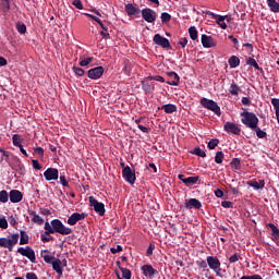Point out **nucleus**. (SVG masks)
<instances>
[{
  "label": "nucleus",
  "mask_w": 279,
  "mask_h": 279,
  "mask_svg": "<svg viewBox=\"0 0 279 279\" xmlns=\"http://www.w3.org/2000/svg\"><path fill=\"white\" fill-rule=\"evenodd\" d=\"M106 69L104 66H96L87 71V77L89 80H99L104 75Z\"/></svg>",
  "instance_id": "ddd939ff"
},
{
  "label": "nucleus",
  "mask_w": 279,
  "mask_h": 279,
  "mask_svg": "<svg viewBox=\"0 0 279 279\" xmlns=\"http://www.w3.org/2000/svg\"><path fill=\"white\" fill-rule=\"evenodd\" d=\"M40 256L48 265H51V263H53L52 260H56V257L53 256V254H51L49 250H43L40 252Z\"/></svg>",
  "instance_id": "aec40b11"
},
{
  "label": "nucleus",
  "mask_w": 279,
  "mask_h": 279,
  "mask_svg": "<svg viewBox=\"0 0 279 279\" xmlns=\"http://www.w3.org/2000/svg\"><path fill=\"white\" fill-rule=\"evenodd\" d=\"M40 239L43 241V243H49V241H53V236H47V234H41Z\"/></svg>",
  "instance_id": "e2e57ef3"
},
{
  "label": "nucleus",
  "mask_w": 279,
  "mask_h": 279,
  "mask_svg": "<svg viewBox=\"0 0 279 279\" xmlns=\"http://www.w3.org/2000/svg\"><path fill=\"white\" fill-rule=\"evenodd\" d=\"M221 206H222V208H233L234 203H232V202H230V201H223V202L221 203Z\"/></svg>",
  "instance_id": "052dcab7"
},
{
  "label": "nucleus",
  "mask_w": 279,
  "mask_h": 279,
  "mask_svg": "<svg viewBox=\"0 0 279 279\" xmlns=\"http://www.w3.org/2000/svg\"><path fill=\"white\" fill-rule=\"evenodd\" d=\"M207 265L209 269H213V271L217 274V276L221 277V274H219V271H221V262L219 260V257L207 256Z\"/></svg>",
  "instance_id": "423d86ee"
},
{
  "label": "nucleus",
  "mask_w": 279,
  "mask_h": 279,
  "mask_svg": "<svg viewBox=\"0 0 279 279\" xmlns=\"http://www.w3.org/2000/svg\"><path fill=\"white\" fill-rule=\"evenodd\" d=\"M16 29L19 34H25V32H27V26L25 24H17Z\"/></svg>",
  "instance_id": "3c124183"
},
{
  "label": "nucleus",
  "mask_w": 279,
  "mask_h": 279,
  "mask_svg": "<svg viewBox=\"0 0 279 279\" xmlns=\"http://www.w3.org/2000/svg\"><path fill=\"white\" fill-rule=\"evenodd\" d=\"M192 154H194V156H199V158H206V151L201 147H195Z\"/></svg>",
  "instance_id": "4c0bfd02"
},
{
  "label": "nucleus",
  "mask_w": 279,
  "mask_h": 279,
  "mask_svg": "<svg viewBox=\"0 0 279 279\" xmlns=\"http://www.w3.org/2000/svg\"><path fill=\"white\" fill-rule=\"evenodd\" d=\"M72 71L73 73H75V75H77V77L84 76V73H85L84 69L77 68V66H73Z\"/></svg>",
  "instance_id": "09e8293b"
},
{
  "label": "nucleus",
  "mask_w": 279,
  "mask_h": 279,
  "mask_svg": "<svg viewBox=\"0 0 279 279\" xmlns=\"http://www.w3.org/2000/svg\"><path fill=\"white\" fill-rule=\"evenodd\" d=\"M216 23L221 27V29H228V24H226V19H228V15H217L216 16Z\"/></svg>",
  "instance_id": "a878e982"
},
{
  "label": "nucleus",
  "mask_w": 279,
  "mask_h": 279,
  "mask_svg": "<svg viewBox=\"0 0 279 279\" xmlns=\"http://www.w3.org/2000/svg\"><path fill=\"white\" fill-rule=\"evenodd\" d=\"M246 64H248V66H254V69L256 71H260V65H258V62H256V59L250 57L247 60H246Z\"/></svg>",
  "instance_id": "f704fd0d"
},
{
  "label": "nucleus",
  "mask_w": 279,
  "mask_h": 279,
  "mask_svg": "<svg viewBox=\"0 0 279 279\" xmlns=\"http://www.w3.org/2000/svg\"><path fill=\"white\" fill-rule=\"evenodd\" d=\"M241 121L243 125L246 128H250V130H254L256 126H258V117H256V113L250 112V111H243L240 113Z\"/></svg>",
  "instance_id": "f257e3e1"
},
{
  "label": "nucleus",
  "mask_w": 279,
  "mask_h": 279,
  "mask_svg": "<svg viewBox=\"0 0 279 279\" xmlns=\"http://www.w3.org/2000/svg\"><path fill=\"white\" fill-rule=\"evenodd\" d=\"M231 168H233L235 171L241 170V159L239 158H233L230 162Z\"/></svg>",
  "instance_id": "c9c22d12"
},
{
  "label": "nucleus",
  "mask_w": 279,
  "mask_h": 279,
  "mask_svg": "<svg viewBox=\"0 0 279 279\" xmlns=\"http://www.w3.org/2000/svg\"><path fill=\"white\" fill-rule=\"evenodd\" d=\"M94 58L93 57H88V58H81L80 59V66H88V64H90V62H93Z\"/></svg>",
  "instance_id": "ea45409f"
},
{
  "label": "nucleus",
  "mask_w": 279,
  "mask_h": 279,
  "mask_svg": "<svg viewBox=\"0 0 279 279\" xmlns=\"http://www.w3.org/2000/svg\"><path fill=\"white\" fill-rule=\"evenodd\" d=\"M153 41L158 47H162V49H171V43L166 37H162L160 34H156L153 37Z\"/></svg>",
  "instance_id": "1a4fd4ad"
},
{
  "label": "nucleus",
  "mask_w": 279,
  "mask_h": 279,
  "mask_svg": "<svg viewBox=\"0 0 279 279\" xmlns=\"http://www.w3.org/2000/svg\"><path fill=\"white\" fill-rule=\"evenodd\" d=\"M268 228H270L271 230V236H272V241H278L279 239V229L278 227H276V225L274 223H268Z\"/></svg>",
  "instance_id": "c756f323"
},
{
  "label": "nucleus",
  "mask_w": 279,
  "mask_h": 279,
  "mask_svg": "<svg viewBox=\"0 0 279 279\" xmlns=\"http://www.w3.org/2000/svg\"><path fill=\"white\" fill-rule=\"evenodd\" d=\"M123 64H124V66H123L122 71H124V73H130L132 71V69L130 68V61L124 60Z\"/></svg>",
  "instance_id": "864d4df0"
},
{
  "label": "nucleus",
  "mask_w": 279,
  "mask_h": 279,
  "mask_svg": "<svg viewBox=\"0 0 279 279\" xmlns=\"http://www.w3.org/2000/svg\"><path fill=\"white\" fill-rule=\"evenodd\" d=\"M154 250H156V245L154 243H150L146 251V256H151L154 254Z\"/></svg>",
  "instance_id": "5fc2aeb1"
},
{
  "label": "nucleus",
  "mask_w": 279,
  "mask_h": 279,
  "mask_svg": "<svg viewBox=\"0 0 279 279\" xmlns=\"http://www.w3.org/2000/svg\"><path fill=\"white\" fill-rule=\"evenodd\" d=\"M31 215L33 216V223H37L38 226H43V223H45V219H43V217H39L36 211H32Z\"/></svg>",
  "instance_id": "2f4dec72"
},
{
  "label": "nucleus",
  "mask_w": 279,
  "mask_h": 279,
  "mask_svg": "<svg viewBox=\"0 0 279 279\" xmlns=\"http://www.w3.org/2000/svg\"><path fill=\"white\" fill-rule=\"evenodd\" d=\"M228 38L233 43L234 47L239 48V39L234 35H229Z\"/></svg>",
  "instance_id": "0e129e2a"
},
{
  "label": "nucleus",
  "mask_w": 279,
  "mask_h": 279,
  "mask_svg": "<svg viewBox=\"0 0 279 279\" xmlns=\"http://www.w3.org/2000/svg\"><path fill=\"white\" fill-rule=\"evenodd\" d=\"M218 145H219V140H217V138H211V140L208 142L207 147H208V149H215Z\"/></svg>",
  "instance_id": "c03bdc74"
},
{
  "label": "nucleus",
  "mask_w": 279,
  "mask_h": 279,
  "mask_svg": "<svg viewBox=\"0 0 279 279\" xmlns=\"http://www.w3.org/2000/svg\"><path fill=\"white\" fill-rule=\"evenodd\" d=\"M223 158H225L223 151H217L215 155L216 165H221V162H223Z\"/></svg>",
  "instance_id": "79ce46f5"
},
{
  "label": "nucleus",
  "mask_w": 279,
  "mask_h": 279,
  "mask_svg": "<svg viewBox=\"0 0 279 279\" xmlns=\"http://www.w3.org/2000/svg\"><path fill=\"white\" fill-rule=\"evenodd\" d=\"M9 199H10V193H8V191L5 190L0 191L1 204H8Z\"/></svg>",
  "instance_id": "72a5a7b5"
},
{
  "label": "nucleus",
  "mask_w": 279,
  "mask_h": 279,
  "mask_svg": "<svg viewBox=\"0 0 279 279\" xmlns=\"http://www.w3.org/2000/svg\"><path fill=\"white\" fill-rule=\"evenodd\" d=\"M248 186H252L253 189H255V191H260L263 189H265V181H256V180H252L247 182Z\"/></svg>",
  "instance_id": "393cba45"
},
{
  "label": "nucleus",
  "mask_w": 279,
  "mask_h": 279,
  "mask_svg": "<svg viewBox=\"0 0 279 279\" xmlns=\"http://www.w3.org/2000/svg\"><path fill=\"white\" fill-rule=\"evenodd\" d=\"M87 215L85 213H73L69 218H68V225L69 226H75L77 221H82L86 219Z\"/></svg>",
  "instance_id": "4468645a"
},
{
  "label": "nucleus",
  "mask_w": 279,
  "mask_h": 279,
  "mask_svg": "<svg viewBox=\"0 0 279 279\" xmlns=\"http://www.w3.org/2000/svg\"><path fill=\"white\" fill-rule=\"evenodd\" d=\"M89 206H92L100 217H104L106 215V205L104 203H100L99 201L96 199L95 196H89Z\"/></svg>",
  "instance_id": "39448f33"
},
{
  "label": "nucleus",
  "mask_w": 279,
  "mask_h": 279,
  "mask_svg": "<svg viewBox=\"0 0 279 279\" xmlns=\"http://www.w3.org/2000/svg\"><path fill=\"white\" fill-rule=\"evenodd\" d=\"M122 178L129 184H135V182H136V170H132V168H130V166H126V168L122 169Z\"/></svg>",
  "instance_id": "0eeeda50"
},
{
  "label": "nucleus",
  "mask_w": 279,
  "mask_h": 279,
  "mask_svg": "<svg viewBox=\"0 0 279 279\" xmlns=\"http://www.w3.org/2000/svg\"><path fill=\"white\" fill-rule=\"evenodd\" d=\"M53 271L58 274V276H62V260L60 258L53 259L51 263Z\"/></svg>",
  "instance_id": "b1692460"
},
{
  "label": "nucleus",
  "mask_w": 279,
  "mask_h": 279,
  "mask_svg": "<svg viewBox=\"0 0 279 279\" xmlns=\"http://www.w3.org/2000/svg\"><path fill=\"white\" fill-rule=\"evenodd\" d=\"M120 271L122 272V278L132 279V271L130 269L120 267Z\"/></svg>",
  "instance_id": "58836bf2"
},
{
  "label": "nucleus",
  "mask_w": 279,
  "mask_h": 279,
  "mask_svg": "<svg viewBox=\"0 0 279 279\" xmlns=\"http://www.w3.org/2000/svg\"><path fill=\"white\" fill-rule=\"evenodd\" d=\"M17 254H21V256H25L26 258H28L31 263H36V252H34L33 248L29 246L19 247Z\"/></svg>",
  "instance_id": "6e6552de"
},
{
  "label": "nucleus",
  "mask_w": 279,
  "mask_h": 279,
  "mask_svg": "<svg viewBox=\"0 0 279 279\" xmlns=\"http://www.w3.org/2000/svg\"><path fill=\"white\" fill-rule=\"evenodd\" d=\"M267 4L271 12L279 13V2L277 0H267Z\"/></svg>",
  "instance_id": "c85d7f7f"
},
{
  "label": "nucleus",
  "mask_w": 279,
  "mask_h": 279,
  "mask_svg": "<svg viewBox=\"0 0 279 279\" xmlns=\"http://www.w3.org/2000/svg\"><path fill=\"white\" fill-rule=\"evenodd\" d=\"M190 38L195 40L197 38V28L195 26H191L189 28Z\"/></svg>",
  "instance_id": "37998d69"
},
{
  "label": "nucleus",
  "mask_w": 279,
  "mask_h": 279,
  "mask_svg": "<svg viewBox=\"0 0 279 279\" xmlns=\"http://www.w3.org/2000/svg\"><path fill=\"white\" fill-rule=\"evenodd\" d=\"M156 11L146 8L142 10V17L144 19V21H146V23H155L156 22Z\"/></svg>",
  "instance_id": "f8f14e48"
},
{
  "label": "nucleus",
  "mask_w": 279,
  "mask_h": 279,
  "mask_svg": "<svg viewBox=\"0 0 279 279\" xmlns=\"http://www.w3.org/2000/svg\"><path fill=\"white\" fill-rule=\"evenodd\" d=\"M229 93L231 95H233L234 97H238L239 93H241V87H239V85H236V83L234 81H232L230 88H229Z\"/></svg>",
  "instance_id": "cd10ccee"
},
{
  "label": "nucleus",
  "mask_w": 279,
  "mask_h": 279,
  "mask_svg": "<svg viewBox=\"0 0 279 279\" xmlns=\"http://www.w3.org/2000/svg\"><path fill=\"white\" fill-rule=\"evenodd\" d=\"M59 175L60 173L56 168H48L44 172V178L47 180V182H51V180H58Z\"/></svg>",
  "instance_id": "2eb2a0df"
},
{
  "label": "nucleus",
  "mask_w": 279,
  "mask_h": 279,
  "mask_svg": "<svg viewBox=\"0 0 279 279\" xmlns=\"http://www.w3.org/2000/svg\"><path fill=\"white\" fill-rule=\"evenodd\" d=\"M26 279H38V276H36L35 272H27L26 274Z\"/></svg>",
  "instance_id": "774afa93"
},
{
  "label": "nucleus",
  "mask_w": 279,
  "mask_h": 279,
  "mask_svg": "<svg viewBox=\"0 0 279 279\" xmlns=\"http://www.w3.org/2000/svg\"><path fill=\"white\" fill-rule=\"evenodd\" d=\"M51 227H52V234H56V232L62 235L73 234V229L64 226V223H62L60 219L51 220Z\"/></svg>",
  "instance_id": "f03ea898"
},
{
  "label": "nucleus",
  "mask_w": 279,
  "mask_h": 279,
  "mask_svg": "<svg viewBox=\"0 0 279 279\" xmlns=\"http://www.w3.org/2000/svg\"><path fill=\"white\" fill-rule=\"evenodd\" d=\"M253 130H254V132H256L257 138H266L267 137V132L260 130V128L256 126Z\"/></svg>",
  "instance_id": "a19ab883"
},
{
  "label": "nucleus",
  "mask_w": 279,
  "mask_h": 279,
  "mask_svg": "<svg viewBox=\"0 0 279 279\" xmlns=\"http://www.w3.org/2000/svg\"><path fill=\"white\" fill-rule=\"evenodd\" d=\"M185 208H195L196 210H199V208H202V202L197 198H190L185 202Z\"/></svg>",
  "instance_id": "412c9836"
},
{
  "label": "nucleus",
  "mask_w": 279,
  "mask_h": 279,
  "mask_svg": "<svg viewBox=\"0 0 279 279\" xmlns=\"http://www.w3.org/2000/svg\"><path fill=\"white\" fill-rule=\"evenodd\" d=\"M142 88L144 93H151L155 87L151 86L147 81H142Z\"/></svg>",
  "instance_id": "e433bc0d"
},
{
  "label": "nucleus",
  "mask_w": 279,
  "mask_h": 279,
  "mask_svg": "<svg viewBox=\"0 0 279 279\" xmlns=\"http://www.w3.org/2000/svg\"><path fill=\"white\" fill-rule=\"evenodd\" d=\"M201 106H203V108H206V110H210L211 112H214V114H217V117H221V107H219V105L215 100L202 98Z\"/></svg>",
  "instance_id": "7ed1b4c3"
},
{
  "label": "nucleus",
  "mask_w": 279,
  "mask_h": 279,
  "mask_svg": "<svg viewBox=\"0 0 279 279\" xmlns=\"http://www.w3.org/2000/svg\"><path fill=\"white\" fill-rule=\"evenodd\" d=\"M161 23H170L171 22V14L163 12L161 13Z\"/></svg>",
  "instance_id": "de8ad7c7"
},
{
  "label": "nucleus",
  "mask_w": 279,
  "mask_h": 279,
  "mask_svg": "<svg viewBox=\"0 0 279 279\" xmlns=\"http://www.w3.org/2000/svg\"><path fill=\"white\" fill-rule=\"evenodd\" d=\"M197 267H199L201 269H206L208 267V262L206 260H197L196 262Z\"/></svg>",
  "instance_id": "6e6d98bb"
},
{
  "label": "nucleus",
  "mask_w": 279,
  "mask_h": 279,
  "mask_svg": "<svg viewBox=\"0 0 279 279\" xmlns=\"http://www.w3.org/2000/svg\"><path fill=\"white\" fill-rule=\"evenodd\" d=\"M9 199L12 204H19V202H23V193L19 190H11L9 192Z\"/></svg>",
  "instance_id": "dca6fc26"
},
{
  "label": "nucleus",
  "mask_w": 279,
  "mask_h": 279,
  "mask_svg": "<svg viewBox=\"0 0 279 279\" xmlns=\"http://www.w3.org/2000/svg\"><path fill=\"white\" fill-rule=\"evenodd\" d=\"M158 110H163L166 114H173V112H178V107L173 104H168V105L158 107Z\"/></svg>",
  "instance_id": "5701e85b"
},
{
  "label": "nucleus",
  "mask_w": 279,
  "mask_h": 279,
  "mask_svg": "<svg viewBox=\"0 0 279 279\" xmlns=\"http://www.w3.org/2000/svg\"><path fill=\"white\" fill-rule=\"evenodd\" d=\"M143 276H149V278H154V276L158 275V270L154 269L151 265H144L142 266Z\"/></svg>",
  "instance_id": "a211bd4d"
},
{
  "label": "nucleus",
  "mask_w": 279,
  "mask_h": 279,
  "mask_svg": "<svg viewBox=\"0 0 279 279\" xmlns=\"http://www.w3.org/2000/svg\"><path fill=\"white\" fill-rule=\"evenodd\" d=\"M110 252H111V254H119V252H123V246L117 245L116 248L111 247Z\"/></svg>",
  "instance_id": "680f3d73"
},
{
  "label": "nucleus",
  "mask_w": 279,
  "mask_h": 279,
  "mask_svg": "<svg viewBox=\"0 0 279 279\" xmlns=\"http://www.w3.org/2000/svg\"><path fill=\"white\" fill-rule=\"evenodd\" d=\"M19 243V233H14L11 235V239L0 238V247H5L9 252L14 250V245Z\"/></svg>",
  "instance_id": "20e7f679"
},
{
  "label": "nucleus",
  "mask_w": 279,
  "mask_h": 279,
  "mask_svg": "<svg viewBox=\"0 0 279 279\" xmlns=\"http://www.w3.org/2000/svg\"><path fill=\"white\" fill-rule=\"evenodd\" d=\"M44 230L46 235L53 234V227L49 222H45Z\"/></svg>",
  "instance_id": "a18cd8bd"
},
{
  "label": "nucleus",
  "mask_w": 279,
  "mask_h": 279,
  "mask_svg": "<svg viewBox=\"0 0 279 279\" xmlns=\"http://www.w3.org/2000/svg\"><path fill=\"white\" fill-rule=\"evenodd\" d=\"M72 4L75 5L77 10H84V4H82V0H73Z\"/></svg>",
  "instance_id": "13d9d810"
},
{
  "label": "nucleus",
  "mask_w": 279,
  "mask_h": 279,
  "mask_svg": "<svg viewBox=\"0 0 279 279\" xmlns=\"http://www.w3.org/2000/svg\"><path fill=\"white\" fill-rule=\"evenodd\" d=\"M201 43L205 49H213L214 47H217V40H215L213 36H208L206 34L202 35Z\"/></svg>",
  "instance_id": "9b49d317"
},
{
  "label": "nucleus",
  "mask_w": 279,
  "mask_h": 279,
  "mask_svg": "<svg viewBox=\"0 0 279 279\" xmlns=\"http://www.w3.org/2000/svg\"><path fill=\"white\" fill-rule=\"evenodd\" d=\"M225 132L228 134H234L235 136H241V128L234 122H226L223 125Z\"/></svg>",
  "instance_id": "9d476101"
},
{
  "label": "nucleus",
  "mask_w": 279,
  "mask_h": 279,
  "mask_svg": "<svg viewBox=\"0 0 279 279\" xmlns=\"http://www.w3.org/2000/svg\"><path fill=\"white\" fill-rule=\"evenodd\" d=\"M240 279H263L260 275L242 276Z\"/></svg>",
  "instance_id": "69168bd1"
},
{
  "label": "nucleus",
  "mask_w": 279,
  "mask_h": 279,
  "mask_svg": "<svg viewBox=\"0 0 279 279\" xmlns=\"http://www.w3.org/2000/svg\"><path fill=\"white\" fill-rule=\"evenodd\" d=\"M33 169H36L37 171H40V169H43V166L40 165V162H38L37 159H33Z\"/></svg>",
  "instance_id": "bf43d9fd"
},
{
  "label": "nucleus",
  "mask_w": 279,
  "mask_h": 279,
  "mask_svg": "<svg viewBox=\"0 0 279 279\" xmlns=\"http://www.w3.org/2000/svg\"><path fill=\"white\" fill-rule=\"evenodd\" d=\"M34 154L38 156V158H45V149H43V147H35Z\"/></svg>",
  "instance_id": "49530a36"
},
{
  "label": "nucleus",
  "mask_w": 279,
  "mask_h": 279,
  "mask_svg": "<svg viewBox=\"0 0 279 279\" xmlns=\"http://www.w3.org/2000/svg\"><path fill=\"white\" fill-rule=\"evenodd\" d=\"M270 101H271V105L275 108V112H278L279 111V98H271Z\"/></svg>",
  "instance_id": "603ef678"
},
{
  "label": "nucleus",
  "mask_w": 279,
  "mask_h": 279,
  "mask_svg": "<svg viewBox=\"0 0 279 279\" xmlns=\"http://www.w3.org/2000/svg\"><path fill=\"white\" fill-rule=\"evenodd\" d=\"M125 12L129 16H136L141 14V9L134 7V4L130 3L125 5Z\"/></svg>",
  "instance_id": "4be33fe9"
},
{
  "label": "nucleus",
  "mask_w": 279,
  "mask_h": 279,
  "mask_svg": "<svg viewBox=\"0 0 279 279\" xmlns=\"http://www.w3.org/2000/svg\"><path fill=\"white\" fill-rule=\"evenodd\" d=\"M179 180L185 184V186H194V184H197L199 182V177H189L184 178V174L178 175Z\"/></svg>",
  "instance_id": "f3484780"
},
{
  "label": "nucleus",
  "mask_w": 279,
  "mask_h": 279,
  "mask_svg": "<svg viewBox=\"0 0 279 279\" xmlns=\"http://www.w3.org/2000/svg\"><path fill=\"white\" fill-rule=\"evenodd\" d=\"M29 243V235L26 231H20V245H27Z\"/></svg>",
  "instance_id": "7c9ffc66"
},
{
  "label": "nucleus",
  "mask_w": 279,
  "mask_h": 279,
  "mask_svg": "<svg viewBox=\"0 0 279 279\" xmlns=\"http://www.w3.org/2000/svg\"><path fill=\"white\" fill-rule=\"evenodd\" d=\"M1 230H8V220L5 218H0Z\"/></svg>",
  "instance_id": "4d7b16f0"
},
{
  "label": "nucleus",
  "mask_w": 279,
  "mask_h": 279,
  "mask_svg": "<svg viewBox=\"0 0 279 279\" xmlns=\"http://www.w3.org/2000/svg\"><path fill=\"white\" fill-rule=\"evenodd\" d=\"M167 75L168 77H170V80H172V81H167V84H169V86H180V75H178V73L168 72Z\"/></svg>",
  "instance_id": "6ab92c4d"
},
{
  "label": "nucleus",
  "mask_w": 279,
  "mask_h": 279,
  "mask_svg": "<svg viewBox=\"0 0 279 279\" xmlns=\"http://www.w3.org/2000/svg\"><path fill=\"white\" fill-rule=\"evenodd\" d=\"M12 142H13L14 147L23 146V138L19 134H14L12 136Z\"/></svg>",
  "instance_id": "473e14b6"
},
{
  "label": "nucleus",
  "mask_w": 279,
  "mask_h": 279,
  "mask_svg": "<svg viewBox=\"0 0 279 279\" xmlns=\"http://www.w3.org/2000/svg\"><path fill=\"white\" fill-rule=\"evenodd\" d=\"M230 69H236L241 64V59L236 56H231L228 60Z\"/></svg>",
  "instance_id": "bb28decb"
},
{
  "label": "nucleus",
  "mask_w": 279,
  "mask_h": 279,
  "mask_svg": "<svg viewBox=\"0 0 279 279\" xmlns=\"http://www.w3.org/2000/svg\"><path fill=\"white\" fill-rule=\"evenodd\" d=\"M60 183L62 184V186H69V181L66 180L65 175H60Z\"/></svg>",
  "instance_id": "338daca9"
},
{
  "label": "nucleus",
  "mask_w": 279,
  "mask_h": 279,
  "mask_svg": "<svg viewBox=\"0 0 279 279\" xmlns=\"http://www.w3.org/2000/svg\"><path fill=\"white\" fill-rule=\"evenodd\" d=\"M239 260H241V255L239 253H234L229 257V263L231 264L239 263Z\"/></svg>",
  "instance_id": "8fccbe9b"
}]
</instances>
